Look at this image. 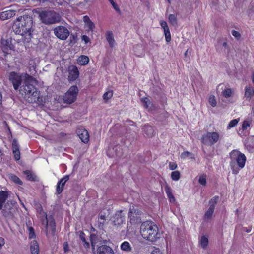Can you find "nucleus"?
Wrapping results in <instances>:
<instances>
[{
  "label": "nucleus",
  "instance_id": "f257e3e1",
  "mask_svg": "<svg viewBox=\"0 0 254 254\" xmlns=\"http://www.w3.org/2000/svg\"><path fill=\"white\" fill-rule=\"evenodd\" d=\"M33 21L32 18L27 15L20 16L15 21L13 29L16 35L18 44L22 45L30 42L32 38L31 29Z\"/></svg>",
  "mask_w": 254,
  "mask_h": 254
},
{
  "label": "nucleus",
  "instance_id": "f03ea898",
  "mask_svg": "<svg viewBox=\"0 0 254 254\" xmlns=\"http://www.w3.org/2000/svg\"><path fill=\"white\" fill-rule=\"evenodd\" d=\"M36 80L32 76L25 74L24 85L21 87L20 93L29 103H37L40 98V92L33 85L36 83Z\"/></svg>",
  "mask_w": 254,
  "mask_h": 254
},
{
  "label": "nucleus",
  "instance_id": "7ed1b4c3",
  "mask_svg": "<svg viewBox=\"0 0 254 254\" xmlns=\"http://www.w3.org/2000/svg\"><path fill=\"white\" fill-rule=\"evenodd\" d=\"M140 232L143 238L151 242L156 241L162 235L157 225L149 221L142 223Z\"/></svg>",
  "mask_w": 254,
  "mask_h": 254
},
{
  "label": "nucleus",
  "instance_id": "20e7f679",
  "mask_svg": "<svg viewBox=\"0 0 254 254\" xmlns=\"http://www.w3.org/2000/svg\"><path fill=\"white\" fill-rule=\"evenodd\" d=\"M230 166L234 174H237L240 169L243 168L245 165L246 157L238 150L234 149L230 152Z\"/></svg>",
  "mask_w": 254,
  "mask_h": 254
},
{
  "label": "nucleus",
  "instance_id": "39448f33",
  "mask_svg": "<svg viewBox=\"0 0 254 254\" xmlns=\"http://www.w3.org/2000/svg\"><path fill=\"white\" fill-rule=\"evenodd\" d=\"M37 210V212L39 214V216L40 218L41 223L45 228V230L47 235H54L55 230L54 221L52 220L48 223L47 215L46 213L43 211L42 208L41 206H39Z\"/></svg>",
  "mask_w": 254,
  "mask_h": 254
},
{
  "label": "nucleus",
  "instance_id": "423d86ee",
  "mask_svg": "<svg viewBox=\"0 0 254 254\" xmlns=\"http://www.w3.org/2000/svg\"><path fill=\"white\" fill-rule=\"evenodd\" d=\"M42 22L46 24L57 23L61 20V16L54 11H43L39 13Z\"/></svg>",
  "mask_w": 254,
  "mask_h": 254
},
{
  "label": "nucleus",
  "instance_id": "0eeeda50",
  "mask_svg": "<svg viewBox=\"0 0 254 254\" xmlns=\"http://www.w3.org/2000/svg\"><path fill=\"white\" fill-rule=\"evenodd\" d=\"M220 139L219 133L216 131L208 132L201 137V142L205 145H212Z\"/></svg>",
  "mask_w": 254,
  "mask_h": 254
},
{
  "label": "nucleus",
  "instance_id": "6e6552de",
  "mask_svg": "<svg viewBox=\"0 0 254 254\" xmlns=\"http://www.w3.org/2000/svg\"><path fill=\"white\" fill-rule=\"evenodd\" d=\"M78 93V89L76 86H71L65 93L63 100L64 103L70 104L74 102Z\"/></svg>",
  "mask_w": 254,
  "mask_h": 254
},
{
  "label": "nucleus",
  "instance_id": "1a4fd4ad",
  "mask_svg": "<svg viewBox=\"0 0 254 254\" xmlns=\"http://www.w3.org/2000/svg\"><path fill=\"white\" fill-rule=\"evenodd\" d=\"M141 211L134 206L130 207L129 212V219L130 222L132 224L140 223L141 222Z\"/></svg>",
  "mask_w": 254,
  "mask_h": 254
},
{
  "label": "nucleus",
  "instance_id": "9d476101",
  "mask_svg": "<svg viewBox=\"0 0 254 254\" xmlns=\"http://www.w3.org/2000/svg\"><path fill=\"white\" fill-rule=\"evenodd\" d=\"M19 38L18 36L10 38L7 39H2L1 46L4 53H7L9 50H14V44L17 42L16 39Z\"/></svg>",
  "mask_w": 254,
  "mask_h": 254
},
{
  "label": "nucleus",
  "instance_id": "9b49d317",
  "mask_svg": "<svg viewBox=\"0 0 254 254\" xmlns=\"http://www.w3.org/2000/svg\"><path fill=\"white\" fill-rule=\"evenodd\" d=\"M55 36L60 40H65L69 35V30L65 26L60 25L53 29Z\"/></svg>",
  "mask_w": 254,
  "mask_h": 254
},
{
  "label": "nucleus",
  "instance_id": "f8f14e48",
  "mask_svg": "<svg viewBox=\"0 0 254 254\" xmlns=\"http://www.w3.org/2000/svg\"><path fill=\"white\" fill-rule=\"evenodd\" d=\"M9 80L12 83L14 88L17 90L21 83L22 80H25V75H19L15 72H12L10 73Z\"/></svg>",
  "mask_w": 254,
  "mask_h": 254
},
{
  "label": "nucleus",
  "instance_id": "ddd939ff",
  "mask_svg": "<svg viewBox=\"0 0 254 254\" xmlns=\"http://www.w3.org/2000/svg\"><path fill=\"white\" fill-rule=\"evenodd\" d=\"M15 202L14 201L8 200L3 205L1 209V212L3 216L5 217H10L12 215V212L14 210V206Z\"/></svg>",
  "mask_w": 254,
  "mask_h": 254
},
{
  "label": "nucleus",
  "instance_id": "4468645a",
  "mask_svg": "<svg viewBox=\"0 0 254 254\" xmlns=\"http://www.w3.org/2000/svg\"><path fill=\"white\" fill-rule=\"evenodd\" d=\"M112 224L116 226H119L124 223V216L122 214V211H117L112 217Z\"/></svg>",
  "mask_w": 254,
  "mask_h": 254
},
{
  "label": "nucleus",
  "instance_id": "2eb2a0df",
  "mask_svg": "<svg viewBox=\"0 0 254 254\" xmlns=\"http://www.w3.org/2000/svg\"><path fill=\"white\" fill-rule=\"evenodd\" d=\"M76 133L81 141L87 143L89 141V135L88 131L83 127H79L76 130Z\"/></svg>",
  "mask_w": 254,
  "mask_h": 254
},
{
  "label": "nucleus",
  "instance_id": "dca6fc26",
  "mask_svg": "<svg viewBox=\"0 0 254 254\" xmlns=\"http://www.w3.org/2000/svg\"><path fill=\"white\" fill-rule=\"evenodd\" d=\"M69 76L68 79L70 81L75 80L79 76V71L75 66H70L68 68Z\"/></svg>",
  "mask_w": 254,
  "mask_h": 254
},
{
  "label": "nucleus",
  "instance_id": "f3484780",
  "mask_svg": "<svg viewBox=\"0 0 254 254\" xmlns=\"http://www.w3.org/2000/svg\"><path fill=\"white\" fill-rule=\"evenodd\" d=\"M97 254H114V252L111 247L103 245L98 248Z\"/></svg>",
  "mask_w": 254,
  "mask_h": 254
},
{
  "label": "nucleus",
  "instance_id": "a211bd4d",
  "mask_svg": "<svg viewBox=\"0 0 254 254\" xmlns=\"http://www.w3.org/2000/svg\"><path fill=\"white\" fill-rule=\"evenodd\" d=\"M15 11L13 10H7L0 13V19L5 20L10 18L15 15Z\"/></svg>",
  "mask_w": 254,
  "mask_h": 254
},
{
  "label": "nucleus",
  "instance_id": "6ab92c4d",
  "mask_svg": "<svg viewBox=\"0 0 254 254\" xmlns=\"http://www.w3.org/2000/svg\"><path fill=\"white\" fill-rule=\"evenodd\" d=\"M9 194V192L4 190H1L0 191V209L3 207V205L6 203V200Z\"/></svg>",
  "mask_w": 254,
  "mask_h": 254
},
{
  "label": "nucleus",
  "instance_id": "aec40b11",
  "mask_svg": "<svg viewBox=\"0 0 254 254\" xmlns=\"http://www.w3.org/2000/svg\"><path fill=\"white\" fill-rule=\"evenodd\" d=\"M69 176L65 175L64 178H62L57 186V192L58 194L61 193L63 190V187L65 183L69 180Z\"/></svg>",
  "mask_w": 254,
  "mask_h": 254
},
{
  "label": "nucleus",
  "instance_id": "412c9836",
  "mask_svg": "<svg viewBox=\"0 0 254 254\" xmlns=\"http://www.w3.org/2000/svg\"><path fill=\"white\" fill-rule=\"evenodd\" d=\"M30 250L32 254H39L40 251L39 246L35 240L31 241L30 243Z\"/></svg>",
  "mask_w": 254,
  "mask_h": 254
},
{
  "label": "nucleus",
  "instance_id": "4be33fe9",
  "mask_svg": "<svg viewBox=\"0 0 254 254\" xmlns=\"http://www.w3.org/2000/svg\"><path fill=\"white\" fill-rule=\"evenodd\" d=\"M254 94V88L250 86H246L245 87L244 97L247 99L250 100Z\"/></svg>",
  "mask_w": 254,
  "mask_h": 254
},
{
  "label": "nucleus",
  "instance_id": "5701e85b",
  "mask_svg": "<svg viewBox=\"0 0 254 254\" xmlns=\"http://www.w3.org/2000/svg\"><path fill=\"white\" fill-rule=\"evenodd\" d=\"M120 248L123 251L126 252H130L132 250V247L127 241L123 242L120 245Z\"/></svg>",
  "mask_w": 254,
  "mask_h": 254
},
{
  "label": "nucleus",
  "instance_id": "b1692460",
  "mask_svg": "<svg viewBox=\"0 0 254 254\" xmlns=\"http://www.w3.org/2000/svg\"><path fill=\"white\" fill-rule=\"evenodd\" d=\"M164 189L170 201L174 202L175 201V199L172 193V190L171 188L168 185H166L164 187Z\"/></svg>",
  "mask_w": 254,
  "mask_h": 254
},
{
  "label": "nucleus",
  "instance_id": "393cba45",
  "mask_svg": "<svg viewBox=\"0 0 254 254\" xmlns=\"http://www.w3.org/2000/svg\"><path fill=\"white\" fill-rule=\"evenodd\" d=\"M199 242L200 247L205 249L207 248L208 244V239L206 236H202Z\"/></svg>",
  "mask_w": 254,
  "mask_h": 254
},
{
  "label": "nucleus",
  "instance_id": "a878e982",
  "mask_svg": "<svg viewBox=\"0 0 254 254\" xmlns=\"http://www.w3.org/2000/svg\"><path fill=\"white\" fill-rule=\"evenodd\" d=\"M142 102L143 104V106L146 109L148 110H152V104H151L150 100L147 98H142L141 99Z\"/></svg>",
  "mask_w": 254,
  "mask_h": 254
},
{
  "label": "nucleus",
  "instance_id": "bb28decb",
  "mask_svg": "<svg viewBox=\"0 0 254 254\" xmlns=\"http://www.w3.org/2000/svg\"><path fill=\"white\" fill-rule=\"evenodd\" d=\"M89 61V58L84 55L80 56L77 60L78 64L82 65L87 64Z\"/></svg>",
  "mask_w": 254,
  "mask_h": 254
},
{
  "label": "nucleus",
  "instance_id": "cd10ccee",
  "mask_svg": "<svg viewBox=\"0 0 254 254\" xmlns=\"http://www.w3.org/2000/svg\"><path fill=\"white\" fill-rule=\"evenodd\" d=\"M8 178L10 180L14 182L15 184H17L19 185H22L23 184L22 181L17 176L14 174H9Z\"/></svg>",
  "mask_w": 254,
  "mask_h": 254
},
{
  "label": "nucleus",
  "instance_id": "c85d7f7f",
  "mask_svg": "<svg viewBox=\"0 0 254 254\" xmlns=\"http://www.w3.org/2000/svg\"><path fill=\"white\" fill-rule=\"evenodd\" d=\"M23 173L26 175V178L28 180L30 181H36V176L35 175L34 173H32L31 171L26 170L23 171Z\"/></svg>",
  "mask_w": 254,
  "mask_h": 254
},
{
  "label": "nucleus",
  "instance_id": "c756f323",
  "mask_svg": "<svg viewBox=\"0 0 254 254\" xmlns=\"http://www.w3.org/2000/svg\"><path fill=\"white\" fill-rule=\"evenodd\" d=\"M143 130L148 136H151L153 134V129L152 127L149 125H145L143 127Z\"/></svg>",
  "mask_w": 254,
  "mask_h": 254
},
{
  "label": "nucleus",
  "instance_id": "7c9ffc66",
  "mask_svg": "<svg viewBox=\"0 0 254 254\" xmlns=\"http://www.w3.org/2000/svg\"><path fill=\"white\" fill-rule=\"evenodd\" d=\"M106 223V217L105 215L102 213L100 214L99 217L98 219V224L99 227L101 228H103V226Z\"/></svg>",
  "mask_w": 254,
  "mask_h": 254
},
{
  "label": "nucleus",
  "instance_id": "2f4dec72",
  "mask_svg": "<svg viewBox=\"0 0 254 254\" xmlns=\"http://www.w3.org/2000/svg\"><path fill=\"white\" fill-rule=\"evenodd\" d=\"M106 39L111 47H113L115 44V40L111 32L109 31L107 33Z\"/></svg>",
  "mask_w": 254,
  "mask_h": 254
},
{
  "label": "nucleus",
  "instance_id": "473e14b6",
  "mask_svg": "<svg viewBox=\"0 0 254 254\" xmlns=\"http://www.w3.org/2000/svg\"><path fill=\"white\" fill-rule=\"evenodd\" d=\"M169 23L174 26L177 25V19L176 16L174 14H170L168 16Z\"/></svg>",
  "mask_w": 254,
  "mask_h": 254
},
{
  "label": "nucleus",
  "instance_id": "72a5a7b5",
  "mask_svg": "<svg viewBox=\"0 0 254 254\" xmlns=\"http://www.w3.org/2000/svg\"><path fill=\"white\" fill-rule=\"evenodd\" d=\"M214 208L212 207H209L204 214V218L206 219H210L212 218L214 213Z\"/></svg>",
  "mask_w": 254,
  "mask_h": 254
},
{
  "label": "nucleus",
  "instance_id": "f704fd0d",
  "mask_svg": "<svg viewBox=\"0 0 254 254\" xmlns=\"http://www.w3.org/2000/svg\"><path fill=\"white\" fill-rule=\"evenodd\" d=\"M171 179L175 181H178L180 178V173L178 171H173L171 174Z\"/></svg>",
  "mask_w": 254,
  "mask_h": 254
},
{
  "label": "nucleus",
  "instance_id": "c9c22d12",
  "mask_svg": "<svg viewBox=\"0 0 254 254\" xmlns=\"http://www.w3.org/2000/svg\"><path fill=\"white\" fill-rule=\"evenodd\" d=\"M219 199V197L215 196L210 199L209 201V207H212L215 209V205H216Z\"/></svg>",
  "mask_w": 254,
  "mask_h": 254
},
{
  "label": "nucleus",
  "instance_id": "e433bc0d",
  "mask_svg": "<svg viewBox=\"0 0 254 254\" xmlns=\"http://www.w3.org/2000/svg\"><path fill=\"white\" fill-rule=\"evenodd\" d=\"M239 121V119H233V120H231L229 122L228 125L227 127V129H229L231 128L234 127L238 124Z\"/></svg>",
  "mask_w": 254,
  "mask_h": 254
},
{
  "label": "nucleus",
  "instance_id": "4c0bfd02",
  "mask_svg": "<svg viewBox=\"0 0 254 254\" xmlns=\"http://www.w3.org/2000/svg\"><path fill=\"white\" fill-rule=\"evenodd\" d=\"M137 50H141L142 51L143 50V48L141 45H136L134 48V51L136 55H137L138 57H142L144 55L143 52L139 53L137 51Z\"/></svg>",
  "mask_w": 254,
  "mask_h": 254
},
{
  "label": "nucleus",
  "instance_id": "58836bf2",
  "mask_svg": "<svg viewBox=\"0 0 254 254\" xmlns=\"http://www.w3.org/2000/svg\"><path fill=\"white\" fill-rule=\"evenodd\" d=\"M208 101L209 104L213 107H215L217 105V101L215 97L213 95H210L209 96Z\"/></svg>",
  "mask_w": 254,
  "mask_h": 254
},
{
  "label": "nucleus",
  "instance_id": "ea45409f",
  "mask_svg": "<svg viewBox=\"0 0 254 254\" xmlns=\"http://www.w3.org/2000/svg\"><path fill=\"white\" fill-rule=\"evenodd\" d=\"M12 152L18 151L19 150V145L16 139H14L12 143Z\"/></svg>",
  "mask_w": 254,
  "mask_h": 254
},
{
  "label": "nucleus",
  "instance_id": "a19ab883",
  "mask_svg": "<svg viewBox=\"0 0 254 254\" xmlns=\"http://www.w3.org/2000/svg\"><path fill=\"white\" fill-rule=\"evenodd\" d=\"M97 237L95 235H91L90 241L92 247V250L94 251L95 250V247L97 246V241H96Z\"/></svg>",
  "mask_w": 254,
  "mask_h": 254
},
{
  "label": "nucleus",
  "instance_id": "79ce46f5",
  "mask_svg": "<svg viewBox=\"0 0 254 254\" xmlns=\"http://www.w3.org/2000/svg\"><path fill=\"white\" fill-rule=\"evenodd\" d=\"M113 93L112 91H108L104 94L103 96V99L107 101L109 99L111 98V97L113 96Z\"/></svg>",
  "mask_w": 254,
  "mask_h": 254
},
{
  "label": "nucleus",
  "instance_id": "37998d69",
  "mask_svg": "<svg viewBox=\"0 0 254 254\" xmlns=\"http://www.w3.org/2000/svg\"><path fill=\"white\" fill-rule=\"evenodd\" d=\"M28 231L29 233V238L32 239L35 238L36 237V234L34 231V229L31 227H28Z\"/></svg>",
  "mask_w": 254,
  "mask_h": 254
},
{
  "label": "nucleus",
  "instance_id": "c03bdc74",
  "mask_svg": "<svg viewBox=\"0 0 254 254\" xmlns=\"http://www.w3.org/2000/svg\"><path fill=\"white\" fill-rule=\"evenodd\" d=\"M222 94L225 98H229L232 95V90L230 88H226L223 91Z\"/></svg>",
  "mask_w": 254,
  "mask_h": 254
},
{
  "label": "nucleus",
  "instance_id": "a18cd8bd",
  "mask_svg": "<svg viewBox=\"0 0 254 254\" xmlns=\"http://www.w3.org/2000/svg\"><path fill=\"white\" fill-rule=\"evenodd\" d=\"M199 183L205 186L206 184V177L205 175H201L199 178Z\"/></svg>",
  "mask_w": 254,
  "mask_h": 254
},
{
  "label": "nucleus",
  "instance_id": "49530a36",
  "mask_svg": "<svg viewBox=\"0 0 254 254\" xmlns=\"http://www.w3.org/2000/svg\"><path fill=\"white\" fill-rule=\"evenodd\" d=\"M85 24L86 28H87V30L88 31H92L95 27L94 23L91 21L89 22V23H87Z\"/></svg>",
  "mask_w": 254,
  "mask_h": 254
},
{
  "label": "nucleus",
  "instance_id": "de8ad7c7",
  "mask_svg": "<svg viewBox=\"0 0 254 254\" xmlns=\"http://www.w3.org/2000/svg\"><path fill=\"white\" fill-rule=\"evenodd\" d=\"M160 24L161 27L163 29L164 31H167V30H169L168 24L166 21H160Z\"/></svg>",
  "mask_w": 254,
  "mask_h": 254
},
{
  "label": "nucleus",
  "instance_id": "09e8293b",
  "mask_svg": "<svg viewBox=\"0 0 254 254\" xmlns=\"http://www.w3.org/2000/svg\"><path fill=\"white\" fill-rule=\"evenodd\" d=\"M165 37V40L167 42H169L171 40V36L170 30H168L167 31H164Z\"/></svg>",
  "mask_w": 254,
  "mask_h": 254
},
{
  "label": "nucleus",
  "instance_id": "8fccbe9b",
  "mask_svg": "<svg viewBox=\"0 0 254 254\" xmlns=\"http://www.w3.org/2000/svg\"><path fill=\"white\" fill-rule=\"evenodd\" d=\"M251 122L249 121H244L242 125L243 130H246L250 127Z\"/></svg>",
  "mask_w": 254,
  "mask_h": 254
},
{
  "label": "nucleus",
  "instance_id": "3c124183",
  "mask_svg": "<svg viewBox=\"0 0 254 254\" xmlns=\"http://www.w3.org/2000/svg\"><path fill=\"white\" fill-rule=\"evenodd\" d=\"M110 3L112 4L113 7L114 9L118 12H120V8L119 7L118 5L113 0H108Z\"/></svg>",
  "mask_w": 254,
  "mask_h": 254
},
{
  "label": "nucleus",
  "instance_id": "603ef678",
  "mask_svg": "<svg viewBox=\"0 0 254 254\" xmlns=\"http://www.w3.org/2000/svg\"><path fill=\"white\" fill-rule=\"evenodd\" d=\"M14 159L16 161H18L20 159V152L18 151H14L12 152Z\"/></svg>",
  "mask_w": 254,
  "mask_h": 254
},
{
  "label": "nucleus",
  "instance_id": "864d4df0",
  "mask_svg": "<svg viewBox=\"0 0 254 254\" xmlns=\"http://www.w3.org/2000/svg\"><path fill=\"white\" fill-rule=\"evenodd\" d=\"M232 35L237 39H239L241 37V34L237 31L233 30L232 31Z\"/></svg>",
  "mask_w": 254,
  "mask_h": 254
},
{
  "label": "nucleus",
  "instance_id": "5fc2aeb1",
  "mask_svg": "<svg viewBox=\"0 0 254 254\" xmlns=\"http://www.w3.org/2000/svg\"><path fill=\"white\" fill-rule=\"evenodd\" d=\"M191 155V153L188 151H185L183 152L181 155V158L182 159H186L189 157Z\"/></svg>",
  "mask_w": 254,
  "mask_h": 254
},
{
  "label": "nucleus",
  "instance_id": "6e6d98bb",
  "mask_svg": "<svg viewBox=\"0 0 254 254\" xmlns=\"http://www.w3.org/2000/svg\"><path fill=\"white\" fill-rule=\"evenodd\" d=\"M169 166L171 170H174L177 168V165L174 162H170Z\"/></svg>",
  "mask_w": 254,
  "mask_h": 254
},
{
  "label": "nucleus",
  "instance_id": "4d7b16f0",
  "mask_svg": "<svg viewBox=\"0 0 254 254\" xmlns=\"http://www.w3.org/2000/svg\"><path fill=\"white\" fill-rule=\"evenodd\" d=\"M151 254H163L160 250L158 248H155L152 251Z\"/></svg>",
  "mask_w": 254,
  "mask_h": 254
},
{
  "label": "nucleus",
  "instance_id": "13d9d810",
  "mask_svg": "<svg viewBox=\"0 0 254 254\" xmlns=\"http://www.w3.org/2000/svg\"><path fill=\"white\" fill-rule=\"evenodd\" d=\"M81 39L85 42L86 44L90 42V38L86 35H83L81 37Z\"/></svg>",
  "mask_w": 254,
  "mask_h": 254
},
{
  "label": "nucleus",
  "instance_id": "bf43d9fd",
  "mask_svg": "<svg viewBox=\"0 0 254 254\" xmlns=\"http://www.w3.org/2000/svg\"><path fill=\"white\" fill-rule=\"evenodd\" d=\"M79 238L82 241V242H84L86 240L85 238V234L82 232H81L79 234Z\"/></svg>",
  "mask_w": 254,
  "mask_h": 254
},
{
  "label": "nucleus",
  "instance_id": "052dcab7",
  "mask_svg": "<svg viewBox=\"0 0 254 254\" xmlns=\"http://www.w3.org/2000/svg\"><path fill=\"white\" fill-rule=\"evenodd\" d=\"M83 245L84 246V247L85 249H88L90 247V244L89 242H87L86 240H85L84 242H82Z\"/></svg>",
  "mask_w": 254,
  "mask_h": 254
},
{
  "label": "nucleus",
  "instance_id": "680f3d73",
  "mask_svg": "<svg viewBox=\"0 0 254 254\" xmlns=\"http://www.w3.org/2000/svg\"><path fill=\"white\" fill-rule=\"evenodd\" d=\"M64 249L65 252H67L69 250V247L67 243L65 242L64 244Z\"/></svg>",
  "mask_w": 254,
  "mask_h": 254
},
{
  "label": "nucleus",
  "instance_id": "e2e57ef3",
  "mask_svg": "<svg viewBox=\"0 0 254 254\" xmlns=\"http://www.w3.org/2000/svg\"><path fill=\"white\" fill-rule=\"evenodd\" d=\"M5 244V240L4 238L2 237H0V249L2 248V247Z\"/></svg>",
  "mask_w": 254,
  "mask_h": 254
},
{
  "label": "nucleus",
  "instance_id": "0e129e2a",
  "mask_svg": "<svg viewBox=\"0 0 254 254\" xmlns=\"http://www.w3.org/2000/svg\"><path fill=\"white\" fill-rule=\"evenodd\" d=\"M83 21L84 22L85 24H86L87 23H89V22H91V21L90 20L88 16H85L83 17Z\"/></svg>",
  "mask_w": 254,
  "mask_h": 254
},
{
  "label": "nucleus",
  "instance_id": "69168bd1",
  "mask_svg": "<svg viewBox=\"0 0 254 254\" xmlns=\"http://www.w3.org/2000/svg\"><path fill=\"white\" fill-rule=\"evenodd\" d=\"M249 15L250 16H253V15H254V11H251V10H250L249 11Z\"/></svg>",
  "mask_w": 254,
  "mask_h": 254
},
{
  "label": "nucleus",
  "instance_id": "338daca9",
  "mask_svg": "<svg viewBox=\"0 0 254 254\" xmlns=\"http://www.w3.org/2000/svg\"><path fill=\"white\" fill-rule=\"evenodd\" d=\"M19 200H20V204L22 206V207L26 210V208L25 206V205L24 204V203L22 202V201L19 199Z\"/></svg>",
  "mask_w": 254,
  "mask_h": 254
},
{
  "label": "nucleus",
  "instance_id": "774afa93",
  "mask_svg": "<svg viewBox=\"0 0 254 254\" xmlns=\"http://www.w3.org/2000/svg\"><path fill=\"white\" fill-rule=\"evenodd\" d=\"M252 80L253 82L254 83V72H253L252 75Z\"/></svg>",
  "mask_w": 254,
  "mask_h": 254
}]
</instances>
